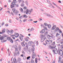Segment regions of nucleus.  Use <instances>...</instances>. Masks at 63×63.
Segmentation results:
<instances>
[{"instance_id":"nucleus-5","label":"nucleus","mask_w":63,"mask_h":63,"mask_svg":"<svg viewBox=\"0 0 63 63\" xmlns=\"http://www.w3.org/2000/svg\"><path fill=\"white\" fill-rule=\"evenodd\" d=\"M53 53H54V54H57V53L58 54L59 50L58 51L57 50V49L56 48L55 49V50L53 49Z\"/></svg>"},{"instance_id":"nucleus-10","label":"nucleus","mask_w":63,"mask_h":63,"mask_svg":"<svg viewBox=\"0 0 63 63\" xmlns=\"http://www.w3.org/2000/svg\"><path fill=\"white\" fill-rule=\"evenodd\" d=\"M36 56V54L34 53V52H33V53L32 55V58L33 59H34V58H35V57Z\"/></svg>"},{"instance_id":"nucleus-17","label":"nucleus","mask_w":63,"mask_h":63,"mask_svg":"<svg viewBox=\"0 0 63 63\" xmlns=\"http://www.w3.org/2000/svg\"><path fill=\"white\" fill-rule=\"evenodd\" d=\"M45 31H46V30L45 29H43L42 30V31H41V32H40V33H44L45 32Z\"/></svg>"},{"instance_id":"nucleus-38","label":"nucleus","mask_w":63,"mask_h":63,"mask_svg":"<svg viewBox=\"0 0 63 63\" xmlns=\"http://www.w3.org/2000/svg\"><path fill=\"white\" fill-rule=\"evenodd\" d=\"M43 27L44 28H45V30H47V27H46L45 26H44Z\"/></svg>"},{"instance_id":"nucleus-53","label":"nucleus","mask_w":63,"mask_h":63,"mask_svg":"<svg viewBox=\"0 0 63 63\" xmlns=\"http://www.w3.org/2000/svg\"><path fill=\"white\" fill-rule=\"evenodd\" d=\"M26 19H24L23 21V22H25V21H26Z\"/></svg>"},{"instance_id":"nucleus-15","label":"nucleus","mask_w":63,"mask_h":63,"mask_svg":"<svg viewBox=\"0 0 63 63\" xmlns=\"http://www.w3.org/2000/svg\"><path fill=\"white\" fill-rule=\"evenodd\" d=\"M33 44V42L32 41H30L28 43V45L30 46H32Z\"/></svg>"},{"instance_id":"nucleus-27","label":"nucleus","mask_w":63,"mask_h":63,"mask_svg":"<svg viewBox=\"0 0 63 63\" xmlns=\"http://www.w3.org/2000/svg\"><path fill=\"white\" fill-rule=\"evenodd\" d=\"M24 50L25 51H27L28 50V49L27 48H24Z\"/></svg>"},{"instance_id":"nucleus-62","label":"nucleus","mask_w":63,"mask_h":63,"mask_svg":"<svg viewBox=\"0 0 63 63\" xmlns=\"http://www.w3.org/2000/svg\"><path fill=\"white\" fill-rule=\"evenodd\" d=\"M21 56L22 57H23V54H22V55H21V56Z\"/></svg>"},{"instance_id":"nucleus-49","label":"nucleus","mask_w":63,"mask_h":63,"mask_svg":"<svg viewBox=\"0 0 63 63\" xmlns=\"http://www.w3.org/2000/svg\"><path fill=\"white\" fill-rule=\"evenodd\" d=\"M55 42H54L53 43L51 44V45H52L53 46H54V45H55Z\"/></svg>"},{"instance_id":"nucleus-28","label":"nucleus","mask_w":63,"mask_h":63,"mask_svg":"<svg viewBox=\"0 0 63 63\" xmlns=\"http://www.w3.org/2000/svg\"><path fill=\"white\" fill-rule=\"evenodd\" d=\"M7 39L8 41H10L12 39H11V37H7Z\"/></svg>"},{"instance_id":"nucleus-61","label":"nucleus","mask_w":63,"mask_h":63,"mask_svg":"<svg viewBox=\"0 0 63 63\" xmlns=\"http://www.w3.org/2000/svg\"><path fill=\"white\" fill-rule=\"evenodd\" d=\"M2 60H3V58H2L1 59H0V62H2Z\"/></svg>"},{"instance_id":"nucleus-46","label":"nucleus","mask_w":63,"mask_h":63,"mask_svg":"<svg viewBox=\"0 0 63 63\" xmlns=\"http://www.w3.org/2000/svg\"><path fill=\"white\" fill-rule=\"evenodd\" d=\"M33 30H34V28H32L30 29V32L32 31H33Z\"/></svg>"},{"instance_id":"nucleus-58","label":"nucleus","mask_w":63,"mask_h":63,"mask_svg":"<svg viewBox=\"0 0 63 63\" xmlns=\"http://www.w3.org/2000/svg\"><path fill=\"white\" fill-rule=\"evenodd\" d=\"M18 60L19 61H20L21 60V59L20 58H19Z\"/></svg>"},{"instance_id":"nucleus-43","label":"nucleus","mask_w":63,"mask_h":63,"mask_svg":"<svg viewBox=\"0 0 63 63\" xmlns=\"http://www.w3.org/2000/svg\"><path fill=\"white\" fill-rule=\"evenodd\" d=\"M23 59L25 60H26V56H24L23 58Z\"/></svg>"},{"instance_id":"nucleus-48","label":"nucleus","mask_w":63,"mask_h":63,"mask_svg":"<svg viewBox=\"0 0 63 63\" xmlns=\"http://www.w3.org/2000/svg\"><path fill=\"white\" fill-rule=\"evenodd\" d=\"M10 42L11 43H13V39H11L10 40Z\"/></svg>"},{"instance_id":"nucleus-34","label":"nucleus","mask_w":63,"mask_h":63,"mask_svg":"<svg viewBox=\"0 0 63 63\" xmlns=\"http://www.w3.org/2000/svg\"><path fill=\"white\" fill-rule=\"evenodd\" d=\"M21 7H24V3H21Z\"/></svg>"},{"instance_id":"nucleus-63","label":"nucleus","mask_w":63,"mask_h":63,"mask_svg":"<svg viewBox=\"0 0 63 63\" xmlns=\"http://www.w3.org/2000/svg\"><path fill=\"white\" fill-rule=\"evenodd\" d=\"M9 22L10 23H12V21L11 20H9Z\"/></svg>"},{"instance_id":"nucleus-9","label":"nucleus","mask_w":63,"mask_h":63,"mask_svg":"<svg viewBox=\"0 0 63 63\" xmlns=\"http://www.w3.org/2000/svg\"><path fill=\"white\" fill-rule=\"evenodd\" d=\"M50 39L48 38L46 40V41H45V43H44V44L45 46H46V44H47V42H50Z\"/></svg>"},{"instance_id":"nucleus-7","label":"nucleus","mask_w":63,"mask_h":63,"mask_svg":"<svg viewBox=\"0 0 63 63\" xmlns=\"http://www.w3.org/2000/svg\"><path fill=\"white\" fill-rule=\"evenodd\" d=\"M15 36L16 38H17L19 36V34L17 33H15V35H11V37H12L13 36Z\"/></svg>"},{"instance_id":"nucleus-55","label":"nucleus","mask_w":63,"mask_h":63,"mask_svg":"<svg viewBox=\"0 0 63 63\" xmlns=\"http://www.w3.org/2000/svg\"><path fill=\"white\" fill-rule=\"evenodd\" d=\"M59 30V33H62V31H61V30Z\"/></svg>"},{"instance_id":"nucleus-45","label":"nucleus","mask_w":63,"mask_h":63,"mask_svg":"<svg viewBox=\"0 0 63 63\" xmlns=\"http://www.w3.org/2000/svg\"><path fill=\"white\" fill-rule=\"evenodd\" d=\"M52 38L53 39V40H55V36L53 35V36H52Z\"/></svg>"},{"instance_id":"nucleus-31","label":"nucleus","mask_w":63,"mask_h":63,"mask_svg":"<svg viewBox=\"0 0 63 63\" xmlns=\"http://www.w3.org/2000/svg\"><path fill=\"white\" fill-rule=\"evenodd\" d=\"M6 31V30L5 29H4L2 31V33H5V31Z\"/></svg>"},{"instance_id":"nucleus-16","label":"nucleus","mask_w":63,"mask_h":63,"mask_svg":"<svg viewBox=\"0 0 63 63\" xmlns=\"http://www.w3.org/2000/svg\"><path fill=\"white\" fill-rule=\"evenodd\" d=\"M49 48L51 49H54V48H55V47H51V46H49Z\"/></svg>"},{"instance_id":"nucleus-41","label":"nucleus","mask_w":63,"mask_h":63,"mask_svg":"<svg viewBox=\"0 0 63 63\" xmlns=\"http://www.w3.org/2000/svg\"><path fill=\"white\" fill-rule=\"evenodd\" d=\"M21 4H24V3H25V2L24 1H23V0H22L21 1Z\"/></svg>"},{"instance_id":"nucleus-47","label":"nucleus","mask_w":63,"mask_h":63,"mask_svg":"<svg viewBox=\"0 0 63 63\" xmlns=\"http://www.w3.org/2000/svg\"><path fill=\"white\" fill-rule=\"evenodd\" d=\"M28 21H33V20L32 19H29L28 20Z\"/></svg>"},{"instance_id":"nucleus-21","label":"nucleus","mask_w":63,"mask_h":63,"mask_svg":"<svg viewBox=\"0 0 63 63\" xmlns=\"http://www.w3.org/2000/svg\"><path fill=\"white\" fill-rule=\"evenodd\" d=\"M3 39H4V37L2 36L1 35H0V40H3Z\"/></svg>"},{"instance_id":"nucleus-33","label":"nucleus","mask_w":63,"mask_h":63,"mask_svg":"<svg viewBox=\"0 0 63 63\" xmlns=\"http://www.w3.org/2000/svg\"><path fill=\"white\" fill-rule=\"evenodd\" d=\"M31 63H34V61L32 59H31Z\"/></svg>"},{"instance_id":"nucleus-11","label":"nucleus","mask_w":63,"mask_h":63,"mask_svg":"<svg viewBox=\"0 0 63 63\" xmlns=\"http://www.w3.org/2000/svg\"><path fill=\"white\" fill-rule=\"evenodd\" d=\"M53 26L52 27L51 29L53 30L55 29L56 26L55 25H54V24H53Z\"/></svg>"},{"instance_id":"nucleus-42","label":"nucleus","mask_w":63,"mask_h":63,"mask_svg":"<svg viewBox=\"0 0 63 63\" xmlns=\"http://www.w3.org/2000/svg\"><path fill=\"white\" fill-rule=\"evenodd\" d=\"M3 41H1V42L2 43H4V42H6V39H5V40H3Z\"/></svg>"},{"instance_id":"nucleus-44","label":"nucleus","mask_w":63,"mask_h":63,"mask_svg":"<svg viewBox=\"0 0 63 63\" xmlns=\"http://www.w3.org/2000/svg\"><path fill=\"white\" fill-rule=\"evenodd\" d=\"M47 26L49 28H50V27H51V25L50 24L49 25H48Z\"/></svg>"},{"instance_id":"nucleus-30","label":"nucleus","mask_w":63,"mask_h":63,"mask_svg":"<svg viewBox=\"0 0 63 63\" xmlns=\"http://www.w3.org/2000/svg\"><path fill=\"white\" fill-rule=\"evenodd\" d=\"M53 4L54 5H55V6H56L58 8V9H60V7H59V6H57L56 5V4H55V3H54V2H53Z\"/></svg>"},{"instance_id":"nucleus-20","label":"nucleus","mask_w":63,"mask_h":63,"mask_svg":"<svg viewBox=\"0 0 63 63\" xmlns=\"http://www.w3.org/2000/svg\"><path fill=\"white\" fill-rule=\"evenodd\" d=\"M33 43L34 44H36V46H38V41H37V42H36V41H35Z\"/></svg>"},{"instance_id":"nucleus-1","label":"nucleus","mask_w":63,"mask_h":63,"mask_svg":"<svg viewBox=\"0 0 63 63\" xmlns=\"http://www.w3.org/2000/svg\"><path fill=\"white\" fill-rule=\"evenodd\" d=\"M33 10L32 9H31L29 10L28 9H27L26 10L24 11V13L25 14H28V13L29 15H31V13L33 12Z\"/></svg>"},{"instance_id":"nucleus-26","label":"nucleus","mask_w":63,"mask_h":63,"mask_svg":"<svg viewBox=\"0 0 63 63\" xmlns=\"http://www.w3.org/2000/svg\"><path fill=\"white\" fill-rule=\"evenodd\" d=\"M19 10L21 12H22V13L23 12V9L22 8H19Z\"/></svg>"},{"instance_id":"nucleus-52","label":"nucleus","mask_w":63,"mask_h":63,"mask_svg":"<svg viewBox=\"0 0 63 63\" xmlns=\"http://www.w3.org/2000/svg\"><path fill=\"white\" fill-rule=\"evenodd\" d=\"M22 0H18V2H19V3H21V2Z\"/></svg>"},{"instance_id":"nucleus-2","label":"nucleus","mask_w":63,"mask_h":63,"mask_svg":"<svg viewBox=\"0 0 63 63\" xmlns=\"http://www.w3.org/2000/svg\"><path fill=\"white\" fill-rule=\"evenodd\" d=\"M16 0H14V1L12 2V5H11V8H13L14 7V6L16 5Z\"/></svg>"},{"instance_id":"nucleus-12","label":"nucleus","mask_w":63,"mask_h":63,"mask_svg":"<svg viewBox=\"0 0 63 63\" xmlns=\"http://www.w3.org/2000/svg\"><path fill=\"white\" fill-rule=\"evenodd\" d=\"M24 43H25V41H24L23 42L21 43V44L23 47H25V45L24 44Z\"/></svg>"},{"instance_id":"nucleus-39","label":"nucleus","mask_w":63,"mask_h":63,"mask_svg":"<svg viewBox=\"0 0 63 63\" xmlns=\"http://www.w3.org/2000/svg\"><path fill=\"white\" fill-rule=\"evenodd\" d=\"M23 17H24L25 18H27V16H26V15H24Z\"/></svg>"},{"instance_id":"nucleus-64","label":"nucleus","mask_w":63,"mask_h":63,"mask_svg":"<svg viewBox=\"0 0 63 63\" xmlns=\"http://www.w3.org/2000/svg\"><path fill=\"white\" fill-rule=\"evenodd\" d=\"M16 6V7H18V5L17 4Z\"/></svg>"},{"instance_id":"nucleus-51","label":"nucleus","mask_w":63,"mask_h":63,"mask_svg":"<svg viewBox=\"0 0 63 63\" xmlns=\"http://www.w3.org/2000/svg\"><path fill=\"white\" fill-rule=\"evenodd\" d=\"M22 53L23 54H25V52H24V51H22Z\"/></svg>"},{"instance_id":"nucleus-22","label":"nucleus","mask_w":63,"mask_h":63,"mask_svg":"<svg viewBox=\"0 0 63 63\" xmlns=\"http://www.w3.org/2000/svg\"><path fill=\"white\" fill-rule=\"evenodd\" d=\"M47 37L49 39H51V37H52V36H50V35H47Z\"/></svg>"},{"instance_id":"nucleus-24","label":"nucleus","mask_w":63,"mask_h":63,"mask_svg":"<svg viewBox=\"0 0 63 63\" xmlns=\"http://www.w3.org/2000/svg\"><path fill=\"white\" fill-rule=\"evenodd\" d=\"M59 60L58 61L59 63H60V61H61V56H60L59 57Z\"/></svg>"},{"instance_id":"nucleus-13","label":"nucleus","mask_w":63,"mask_h":63,"mask_svg":"<svg viewBox=\"0 0 63 63\" xmlns=\"http://www.w3.org/2000/svg\"><path fill=\"white\" fill-rule=\"evenodd\" d=\"M34 50H35V48H34L33 47V48H32L31 49H29V51L30 52L31 51H32L33 53L34 52Z\"/></svg>"},{"instance_id":"nucleus-29","label":"nucleus","mask_w":63,"mask_h":63,"mask_svg":"<svg viewBox=\"0 0 63 63\" xmlns=\"http://www.w3.org/2000/svg\"><path fill=\"white\" fill-rule=\"evenodd\" d=\"M25 3L27 6H28V1L27 0L26 1Z\"/></svg>"},{"instance_id":"nucleus-56","label":"nucleus","mask_w":63,"mask_h":63,"mask_svg":"<svg viewBox=\"0 0 63 63\" xmlns=\"http://www.w3.org/2000/svg\"><path fill=\"white\" fill-rule=\"evenodd\" d=\"M4 22H3V23H2L1 24V26H3V25H4Z\"/></svg>"},{"instance_id":"nucleus-60","label":"nucleus","mask_w":63,"mask_h":63,"mask_svg":"<svg viewBox=\"0 0 63 63\" xmlns=\"http://www.w3.org/2000/svg\"><path fill=\"white\" fill-rule=\"evenodd\" d=\"M39 21H41V20H43L42 19L40 18L39 19Z\"/></svg>"},{"instance_id":"nucleus-37","label":"nucleus","mask_w":63,"mask_h":63,"mask_svg":"<svg viewBox=\"0 0 63 63\" xmlns=\"http://www.w3.org/2000/svg\"><path fill=\"white\" fill-rule=\"evenodd\" d=\"M61 48L62 50H63V45H61Z\"/></svg>"},{"instance_id":"nucleus-36","label":"nucleus","mask_w":63,"mask_h":63,"mask_svg":"<svg viewBox=\"0 0 63 63\" xmlns=\"http://www.w3.org/2000/svg\"><path fill=\"white\" fill-rule=\"evenodd\" d=\"M59 30V28L57 27L56 28V30H55V31H57L58 30Z\"/></svg>"},{"instance_id":"nucleus-4","label":"nucleus","mask_w":63,"mask_h":63,"mask_svg":"<svg viewBox=\"0 0 63 63\" xmlns=\"http://www.w3.org/2000/svg\"><path fill=\"white\" fill-rule=\"evenodd\" d=\"M40 37H41L42 38L41 39V42H42L44 41L45 39H46V37H43L44 36H43V35H40Z\"/></svg>"},{"instance_id":"nucleus-8","label":"nucleus","mask_w":63,"mask_h":63,"mask_svg":"<svg viewBox=\"0 0 63 63\" xmlns=\"http://www.w3.org/2000/svg\"><path fill=\"white\" fill-rule=\"evenodd\" d=\"M63 51L62 50H60L59 51L58 54H59L61 56H62L63 54Z\"/></svg>"},{"instance_id":"nucleus-19","label":"nucleus","mask_w":63,"mask_h":63,"mask_svg":"<svg viewBox=\"0 0 63 63\" xmlns=\"http://www.w3.org/2000/svg\"><path fill=\"white\" fill-rule=\"evenodd\" d=\"M6 32H7L8 34L9 35H10V31L9 30H8V29H7L6 30Z\"/></svg>"},{"instance_id":"nucleus-14","label":"nucleus","mask_w":63,"mask_h":63,"mask_svg":"<svg viewBox=\"0 0 63 63\" xmlns=\"http://www.w3.org/2000/svg\"><path fill=\"white\" fill-rule=\"evenodd\" d=\"M20 36H21L22 37H21V36H19V38L20 39V40L21 41H22L23 40V38H22V37H23L24 36L22 35H21V34H20Z\"/></svg>"},{"instance_id":"nucleus-6","label":"nucleus","mask_w":63,"mask_h":63,"mask_svg":"<svg viewBox=\"0 0 63 63\" xmlns=\"http://www.w3.org/2000/svg\"><path fill=\"white\" fill-rule=\"evenodd\" d=\"M15 52L14 54V55H18L19 54V52L17 49H16L15 50Z\"/></svg>"},{"instance_id":"nucleus-3","label":"nucleus","mask_w":63,"mask_h":63,"mask_svg":"<svg viewBox=\"0 0 63 63\" xmlns=\"http://www.w3.org/2000/svg\"><path fill=\"white\" fill-rule=\"evenodd\" d=\"M13 12L14 14H16V15H17V14L18 13V11L16 10V9L14 8L12 9Z\"/></svg>"},{"instance_id":"nucleus-59","label":"nucleus","mask_w":63,"mask_h":63,"mask_svg":"<svg viewBox=\"0 0 63 63\" xmlns=\"http://www.w3.org/2000/svg\"><path fill=\"white\" fill-rule=\"evenodd\" d=\"M38 22V21H33V22H34V23H37Z\"/></svg>"},{"instance_id":"nucleus-32","label":"nucleus","mask_w":63,"mask_h":63,"mask_svg":"<svg viewBox=\"0 0 63 63\" xmlns=\"http://www.w3.org/2000/svg\"><path fill=\"white\" fill-rule=\"evenodd\" d=\"M47 16H49V17H53V16H51L50 15L48 14H47Z\"/></svg>"},{"instance_id":"nucleus-35","label":"nucleus","mask_w":63,"mask_h":63,"mask_svg":"<svg viewBox=\"0 0 63 63\" xmlns=\"http://www.w3.org/2000/svg\"><path fill=\"white\" fill-rule=\"evenodd\" d=\"M30 56H29L27 58V60H30Z\"/></svg>"},{"instance_id":"nucleus-40","label":"nucleus","mask_w":63,"mask_h":63,"mask_svg":"<svg viewBox=\"0 0 63 63\" xmlns=\"http://www.w3.org/2000/svg\"><path fill=\"white\" fill-rule=\"evenodd\" d=\"M44 24L45 26H48V24L47 23H44Z\"/></svg>"},{"instance_id":"nucleus-54","label":"nucleus","mask_w":63,"mask_h":63,"mask_svg":"<svg viewBox=\"0 0 63 63\" xmlns=\"http://www.w3.org/2000/svg\"><path fill=\"white\" fill-rule=\"evenodd\" d=\"M25 44H26V45H27L26 46V47H28V45H27V43L25 42Z\"/></svg>"},{"instance_id":"nucleus-50","label":"nucleus","mask_w":63,"mask_h":63,"mask_svg":"<svg viewBox=\"0 0 63 63\" xmlns=\"http://www.w3.org/2000/svg\"><path fill=\"white\" fill-rule=\"evenodd\" d=\"M47 2H48V4H50V5H52V4L50 3V2H49V1L48 2V0H47Z\"/></svg>"},{"instance_id":"nucleus-25","label":"nucleus","mask_w":63,"mask_h":63,"mask_svg":"<svg viewBox=\"0 0 63 63\" xmlns=\"http://www.w3.org/2000/svg\"><path fill=\"white\" fill-rule=\"evenodd\" d=\"M14 31L13 30H10V35H11V34H13V33H14Z\"/></svg>"},{"instance_id":"nucleus-23","label":"nucleus","mask_w":63,"mask_h":63,"mask_svg":"<svg viewBox=\"0 0 63 63\" xmlns=\"http://www.w3.org/2000/svg\"><path fill=\"white\" fill-rule=\"evenodd\" d=\"M17 61V60H16V58H15L13 59V61L14 62H15V63H16V62Z\"/></svg>"},{"instance_id":"nucleus-18","label":"nucleus","mask_w":63,"mask_h":63,"mask_svg":"<svg viewBox=\"0 0 63 63\" xmlns=\"http://www.w3.org/2000/svg\"><path fill=\"white\" fill-rule=\"evenodd\" d=\"M28 39H29V38L28 37H27L25 39V40L26 41L28 42Z\"/></svg>"},{"instance_id":"nucleus-57","label":"nucleus","mask_w":63,"mask_h":63,"mask_svg":"<svg viewBox=\"0 0 63 63\" xmlns=\"http://www.w3.org/2000/svg\"><path fill=\"white\" fill-rule=\"evenodd\" d=\"M48 33V31H47L46 33H45V34H47Z\"/></svg>"}]
</instances>
